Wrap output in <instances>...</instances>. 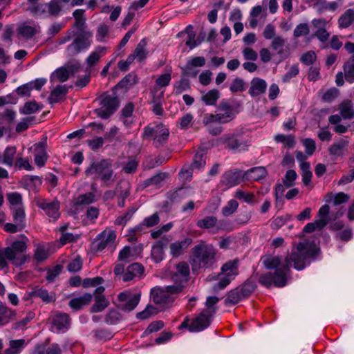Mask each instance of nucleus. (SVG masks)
<instances>
[{"label": "nucleus", "mask_w": 354, "mask_h": 354, "mask_svg": "<svg viewBox=\"0 0 354 354\" xmlns=\"http://www.w3.org/2000/svg\"><path fill=\"white\" fill-rule=\"evenodd\" d=\"M221 93L218 90L214 88L203 93L201 100L208 106L215 105L217 100L220 98Z\"/></svg>", "instance_id": "35"}, {"label": "nucleus", "mask_w": 354, "mask_h": 354, "mask_svg": "<svg viewBox=\"0 0 354 354\" xmlns=\"http://www.w3.org/2000/svg\"><path fill=\"white\" fill-rule=\"evenodd\" d=\"M217 224V218L213 216H206L203 219L198 220L196 225L198 227L203 229H216V225Z\"/></svg>", "instance_id": "44"}, {"label": "nucleus", "mask_w": 354, "mask_h": 354, "mask_svg": "<svg viewBox=\"0 0 354 354\" xmlns=\"http://www.w3.org/2000/svg\"><path fill=\"white\" fill-rule=\"evenodd\" d=\"M86 176L95 175V178L100 179L104 183H113L117 176L113 169V161L111 159H102L95 161L86 169Z\"/></svg>", "instance_id": "3"}, {"label": "nucleus", "mask_w": 354, "mask_h": 354, "mask_svg": "<svg viewBox=\"0 0 354 354\" xmlns=\"http://www.w3.org/2000/svg\"><path fill=\"white\" fill-rule=\"evenodd\" d=\"M29 239L25 235H21L19 239L14 241L10 246L6 247V254L7 259L13 265L21 266L28 259V256L24 254L28 248Z\"/></svg>", "instance_id": "5"}, {"label": "nucleus", "mask_w": 354, "mask_h": 354, "mask_svg": "<svg viewBox=\"0 0 354 354\" xmlns=\"http://www.w3.org/2000/svg\"><path fill=\"white\" fill-rule=\"evenodd\" d=\"M189 274V267L187 263L183 261L176 265V272L173 276L174 281H178L177 285H183V283L187 282Z\"/></svg>", "instance_id": "21"}, {"label": "nucleus", "mask_w": 354, "mask_h": 354, "mask_svg": "<svg viewBox=\"0 0 354 354\" xmlns=\"http://www.w3.org/2000/svg\"><path fill=\"white\" fill-rule=\"evenodd\" d=\"M297 174L292 169L288 170L283 180V185L288 188L294 185V182L297 178Z\"/></svg>", "instance_id": "63"}, {"label": "nucleus", "mask_w": 354, "mask_h": 354, "mask_svg": "<svg viewBox=\"0 0 354 354\" xmlns=\"http://www.w3.org/2000/svg\"><path fill=\"white\" fill-rule=\"evenodd\" d=\"M84 10L77 9L73 13V16L75 19L73 26L80 30V32L87 31L85 30L86 27V18L84 17Z\"/></svg>", "instance_id": "32"}, {"label": "nucleus", "mask_w": 354, "mask_h": 354, "mask_svg": "<svg viewBox=\"0 0 354 354\" xmlns=\"http://www.w3.org/2000/svg\"><path fill=\"white\" fill-rule=\"evenodd\" d=\"M100 106L95 110L97 116L106 119L111 115L119 106V100L115 95L105 93L100 97Z\"/></svg>", "instance_id": "9"}, {"label": "nucleus", "mask_w": 354, "mask_h": 354, "mask_svg": "<svg viewBox=\"0 0 354 354\" xmlns=\"http://www.w3.org/2000/svg\"><path fill=\"white\" fill-rule=\"evenodd\" d=\"M221 230L227 232L232 231L233 227L231 222L227 220H217V224L216 225V229L214 230V232L216 233Z\"/></svg>", "instance_id": "61"}, {"label": "nucleus", "mask_w": 354, "mask_h": 354, "mask_svg": "<svg viewBox=\"0 0 354 354\" xmlns=\"http://www.w3.org/2000/svg\"><path fill=\"white\" fill-rule=\"evenodd\" d=\"M349 199V196L344 192L337 194L328 193L325 196V201L333 206H338L342 203H346Z\"/></svg>", "instance_id": "29"}, {"label": "nucleus", "mask_w": 354, "mask_h": 354, "mask_svg": "<svg viewBox=\"0 0 354 354\" xmlns=\"http://www.w3.org/2000/svg\"><path fill=\"white\" fill-rule=\"evenodd\" d=\"M234 196L239 200H243L247 203H253L254 202V195L250 192H245L241 189H237Z\"/></svg>", "instance_id": "56"}, {"label": "nucleus", "mask_w": 354, "mask_h": 354, "mask_svg": "<svg viewBox=\"0 0 354 354\" xmlns=\"http://www.w3.org/2000/svg\"><path fill=\"white\" fill-rule=\"evenodd\" d=\"M330 213V207L328 205H322L318 211L319 218L314 222L308 223L304 227L303 231L304 232L310 233L315 230H322L328 223L329 219L328 214Z\"/></svg>", "instance_id": "12"}, {"label": "nucleus", "mask_w": 354, "mask_h": 354, "mask_svg": "<svg viewBox=\"0 0 354 354\" xmlns=\"http://www.w3.org/2000/svg\"><path fill=\"white\" fill-rule=\"evenodd\" d=\"M92 31L80 32L73 41L67 46L66 50L67 55L73 57L88 49L92 44Z\"/></svg>", "instance_id": "7"}, {"label": "nucleus", "mask_w": 354, "mask_h": 354, "mask_svg": "<svg viewBox=\"0 0 354 354\" xmlns=\"http://www.w3.org/2000/svg\"><path fill=\"white\" fill-rule=\"evenodd\" d=\"M205 155L206 152L204 149H200L196 153L193 162L192 164V170L194 169H200L202 167H204L206 162H205Z\"/></svg>", "instance_id": "39"}, {"label": "nucleus", "mask_w": 354, "mask_h": 354, "mask_svg": "<svg viewBox=\"0 0 354 354\" xmlns=\"http://www.w3.org/2000/svg\"><path fill=\"white\" fill-rule=\"evenodd\" d=\"M46 141L40 142L34 145L35 151V164L41 167L44 166L48 159V155L46 151Z\"/></svg>", "instance_id": "19"}, {"label": "nucleus", "mask_w": 354, "mask_h": 354, "mask_svg": "<svg viewBox=\"0 0 354 354\" xmlns=\"http://www.w3.org/2000/svg\"><path fill=\"white\" fill-rule=\"evenodd\" d=\"M140 292L133 293L129 290L120 292L118 296L119 307L126 311L133 310L140 300Z\"/></svg>", "instance_id": "13"}, {"label": "nucleus", "mask_w": 354, "mask_h": 354, "mask_svg": "<svg viewBox=\"0 0 354 354\" xmlns=\"http://www.w3.org/2000/svg\"><path fill=\"white\" fill-rule=\"evenodd\" d=\"M241 182V174L239 171H228L221 177L220 185L225 188L234 187Z\"/></svg>", "instance_id": "17"}, {"label": "nucleus", "mask_w": 354, "mask_h": 354, "mask_svg": "<svg viewBox=\"0 0 354 354\" xmlns=\"http://www.w3.org/2000/svg\"><path fill=\"white\" fill-rule=\"evenodd\" d=\"M218 301L219 299L217 297H208L205 302L207 308L203 311L212 316L216 312V308L215 307V305L218 302Z\"/></svg>", "instance_id": "54"}, {"label": "nucleus", "mask_w": 354, "mask_h": 354, "mask_svg": "<svg viewBox=\"0 0 354 354\" xmlns=\"http://www.w3.org/2000/svg\"><path fill=\"white\" fill-rule=\"evenodd\" d=\"M239 203L236 200H230L222 208V214L224 216H229L233 214L238 209Z\"/></svg>", "instance_id": "51"}, {"label": "nucleus", "mask_w": 354, "mask_h": 354, "mask_svg": "<svg viewBox=\"0 0 354 354\" xmlns=\"http://www.w3.org/2000/svg\"><path fill=\"white\" fill-rule=\"evenodd\" d=\"M95 201V195L91 192L82 194L76 199V205H89Z\"/></svg>", "instance_id": "58"}, {"label": "nucleus", "mask_w": 354, "mask_h": 354, "mask_svg": "<svg viewBox=\"0 0 354 354\" xmlns=\"http://www.w3.org/2000/svg\"><path fill=\"white\" fill-rule=\"evenodd\" d=\"M238 266L239 261L233 260L227 262L222 266L220 279L217 284L218 289L225 288L238 274Z\"/></svg>", "instance_id": "10"}, {"label": "nucleus", "mask_w": 354, "mask_h": 354, "mask_svg": "<svg viewBox=\"0 0 354 354\" xmlns=\"http://www.w3.org/2000/svg\"><path fill=\"white\" fill-rule=\"evenodd\" d=\"M34 295L35 297L40 298L45 303L53 302L56 299L55 293H50L48 290L42 288L35 290Z\"/></svg>", "instance_id": "46"}, {"label": "nucleus", "mask_w": 354, "mask_h": 354, "mask_svg": "<svg viewBox=\"0 0 354 354\" xmlns=\"http://www.w3.org/2000/svg\"><path fill=\"white\" fill-rule=\"evenodd\" d=\"M42 107V105H39L35 101L28 102L24 104L21 113L26 115L32 114L41 109Z\"/></svg>", "instance_id": "52"}, {"label": "nucleus", "mask_w": 354, "mask_h": 354, "mask_svg": "<svg viewBox=\"0 0 354 354\" xmlns=\"http://www.w3.org/2000/svg\"><path fill=\"white\" fill-rule=\"evenodd\" d=\"M319 250L314 242L305 240L293 248L284 259L272 254L263 256L261 258L263 266L269 270L275 269V271L274 273L269 272L260 275L259 282L267 288L272 285L276 287L285 286L290 276L291 266L297 270H303L307 260L315 258Z\"/></svg>", "instance_id": "1"}, {"label": "nucleus", "mask_w": 354, "mask_h": 354, "mask_svg": "<svg viewBox=\"0 0 354 354\" xmlns=\"http://www.w3.org/2000/svg\"><path fill=\"white\" fill-rule=\"evenodd\" d=\"M251 86L249 89V93L252 96H258L266 92L267 84L263 79L255 77L251 81Z\"/></svg>", "instance_id": "27"}, {"label": "nucleus", "mask_w": 354, "mask_h": 354, "mask_svg": "<svg viewBox=\"0 0 354 354\" xmlns=\"http://www.w3.org/2000/svg\"><path fill=\"white\" fill-rule=\"evenodd\" d=\"M38 31L36 26H31L28 24H23L18 28V34L26 39L32 38Z\"/></svg>", "instance_id": "37"}, {"label": "nucleus", "mask_w": 354, "mask_h": 354, "mask_svg": "<svg viewBox=\"0 0 354 354\" xmlns=\"http://www.w3.org/2000/svg\"><path fill=\"white\" fill-rule=\"evenodd\" d=\"M339 109L344 119H352L354 118V108L351 100H344L339 105Z\"/></svg>", "instance_id": "31"}, {"label": "nucleus", "mask_w": 354, "mask_h": 354, "mask_svg": "<svg viewBox=\"0 0 354 354\" xmlns=\"http://www.w3.org/2000/svg\"><path fill=\"white\" fill-rule=\"evenodd\" d=\"M286 40L281 35H277L271 41L270 47L273 50L277 51L279 56H283L284 54L283 47L285 46Z\"/></svg>", "instance_id": "43"}, {"label": "nucleus", "mask_w": 354, "mask_h": 354, "mask_svg": "<svg viewBox=\"0 0 354 354\" xmlns=\"http://www.w3.org/2000/svg\"><path fill=\"white\" fill-rule=\"evenodd\" d=\"M345 80L349 82H354V63L351 61H346L343 66Z\"/></svg>", "instance_id": "49"}, {"label": "nucleus", "mask_w": 354, "mask_h": 354, "mask_svg": "<svg viewBox=\"0 0 354 354\" xmlns=\"http://www.w3.org/2000/svg\"><path fill=\"white\" fill-rule=\"evenodd\" d=\"M193 258L190 262L193 272L201 268H211L216 261V249L211 244L201 241L192 250Z\"/></svg>", "instance_id": "2"}, {"label": "nucleus", "mask_w": 354, "mask_h": 354, "mask_svg": "<svg viewBox=\"0 0 354 354\" xmlns=\"http://www.w3.org/2000/svg\"><path fill=\"white\" fill-rule=\"evenodd\" d=\"M158 312V310L156 307L148 305L144 310L137 314V317L140 319H148L151 315L157 314Z\"/></svg>", "instance_id": "60"}, {"label": "nucleus", "mask_w": 354, "mask_h": 354, "mask_svg": "<svg viewBox=\"0 0 354 354\" xmlns=\"http://www.w3.org/2000/svg\"><path fill=\"white\" fill-rule=\"evenodd\" d=\"M37 207L43 209L50 217L56 220L59 216V203L57 201H48L41 198H37L35 200Z\"/></svg>", "instance_id": "14"}, {"label": "nucleus", "mask_w": 354, "mask_h": 354, "mask_svg": "<svg viewBox=\"0 0 354 354\" xmlns=\"http://www.w3.org/2000/svg\"><path fill=\"white\" fill-rule=\"evenodd\" d=\"M266 170L263 167H253L246 172V176L248 178L254 180V181H259L266 176Z\"/></svg>", "instance_id": "41"}, {"label": "nucleus", "mask_w": 354, "mask_h": 354, "mask_svg": "<svg viewBox=\"0 0 354 354\" xmlns=\"http://www.w3.org/2000/svg\"><path fill=\"white\" fill-rule=\"evenodd\" d=\"M144 272L143 266L139 263H134L129 265L122 274V281L127 282L133 280L136 277L142 276Z\"/></svg>", "instance_id": "22"}, {"label": "nucleus", "mask_w": 354, "mask_h": 354, "mask_svg": "<svg viewBox=\"0 0 354 354\" xmlns=\"http://www.w3.org/2000/svg\"><path fill=\"white\" fill-rule=\"evenodd\" d=\"M191 238H185L182 241H178L170 244V254L174 257L183 254L187 248L192 244Z\"/></svg>", "instance_id": "23"}, {"label": "nucleus", "mask_w": 354, "mask_h": 354, "mask_svg": "<svg viewBox=\"0 0 354 354\" xmlns=\"http://www.w3.org/2000/svg\"><path fill=\"white\" fill-rule=\"evenodd\" d=\"M230 90L232 93L243 92L245 90V84L241 78L236 77L232 81Z\"/></svg>", "instance_id": "59"}, {"label": "nucleus", "mask_w": 354, "mask_h": 354, "mask_svg": "<svg viewBox=\"0 0 354 354\" xmlns=\"http://www.w3.org/2000/svg\"><path fill=\"white\" fill-rule=\"evenodd\" d=\"M47 3H35V5L29 6L28 10L34 15H40L48 11Z\"/></svg>", "instance_id": "62"}, {"label": "nucleus", "mask_w": 354, "mask_h": 354, "mask_svg": "<svg viewBox=\"0 0 354 354\" xmlns=\"http://www.w3.org/2000/svg\"><path fill=\"white\" fill-rule=\"evenodd\" d=\"M12 216L13 221L15 223L19 225V229H23L25 227L26 214L24 207H12Z\"/></svg>", "instance_id": "40"}, {"label": "nucleus", "mask_w": 354, "mask_h": 354, "mask_svg": "<svg viewBox=\"0 0 354 354\" xmlns=\"http://www.w3.org/2000/svg\"><path fill=\"white\" fill-rule=\"evenodd\" d=\"M228 115L223 116V115L207 113L204 115L203 119V123L205 125H209L212 123H225V118L228 117Z\"/></svg>", "instance_id": "47"}, {"label": "nucleus", "mask_w": 354, "mask_h": 354, "mask_svg": "<svg viewBox=\"0 0 354 354\" xmlns=\"http://www.w3.org/2000/svg\"><path fill=\"white\" fill-rule=\"evenodd\" d=\"M109 304V301L106 299L105 296H98L95 298V302L91 307V311L92 313H99L104 310Z\"/></svg>", "instance_id": "45"}, {"label": "nucleus", "mask_w": 354, "mask_h": 354, "mask_svg": "<svg viewBox=\"0 0 354 354\" xmlns=\"http://www.w3.org/2000/svg\"><path fill=\"white\" fill-rule=\"evenodd\" d=\"M160 222V217L158 212L146 217L143 221L133 228V232L142 234L147 227H151L156 225Z\"/></svg>", "instance_id": "26"}, {"label": "nucleus", "mask_w": 354, "mask_h": 354, "mask_svg": "<svg viewBox=\"0 0 354 354\" xmlns=\"http://www.w3.org/2000/svg\"><path fill=\"white\" fill-rule=\"evenodd\" d=\"M26 342L24 339L11 340L9 343V348L6 349V354H19L26 346Z\"/></svg>", "instance_id": "36"}, {"label": "nucleus", "mask_w": 354, "mask_h": 354, "mask_svg": "<svg viewBox=\"0 0 354 354\" xmlns=\"http://www.w3.org/2000/svg\"><path fill=\"white\" fill-rule=\"evenodd\" d=\"M220 111H224L223 113H218L219 115H223L225 116V115H228V117H226L225 120V122H228L230 121L233 118V111L232 106L226 101H222L218 107Z\"/></svg>", "instance_id": "53"}, {"label": "nucleus", "mask_w": 354, "mask_h": 354, "mask_svg": "<svg viewBox=\"0 0 354 354\" xmlns=\"http://www.w3.org/2000/svg\"><path fill=\"white\" fill-rule=\"evenodd\" d=\"M169 129L162 124L149 125L144 129L143 138H152L153 145L160 147L167 140Z\"/></svg>", "instance_id": "8"}, {"label": "nucleus", "mask_w": 354, "mask_h": 354, "mask_svg": "<svg viewBox=\"0 0 354 354\" xmlns=\"http://www.w3.org/2000/svg\"><path fill=\"white\" fill-rule=\"evenodd\" d=\"M242 299L243 297L241 295V292H240L239 288H237L234 290H231L228 293L226 299V303L234 305L238 304Z\"/></svg>", "instance_id": "55"}, {"label": "nucleus", "mask_w": 354, "mask_h": 354, "mask_svg": "<svg viewBox=\"0 0 354 354\" xmlns=\"http://www.w3.org/2000/svg\"><path fill=\"white\" fill-rule=\"evenodd\" d=\"M146 45L147 43L144 39L140 41L133 53L130 55V56H133V60L137 59L138 62H142L146 59L148 54V51L146 49Z\"/></svg>", "instance_id": "38"}, {"label": "nucleus", "mask_w": 354, "mask_h": 354, "mask_svg": "<svg viewBox=\"0 0 354 354\" xmlns=\"http://www.w3.org/2000/svg\"><path fill=\"white\" fill-rule=\"evenodd\" d=\"M183 286L171 285L165 288L156 287L151 290L153 301L160 307L170 305L183 291Z\"/></svg>", "instance_id": "4"}, {"label": "nucleus", "mask_w": 354, "mask_h": 354, "mask_svg": "<svg viewBox=\"0 0 354 354\" xmlns=\"http://www.w3.org/2000/svg\"><path fill=\"white\" fill-rule=\"evenodd\" d=\"M68 88L66 86L58 85L50 93L48 97V102L50 104L58 102L67 93Z\"/></svg>", "instance_id": "34"}, {"label": "nucleus", "mask_w": 354, "mask_h": 354, "mask_svg": "<svg viewBox=\"0 0 354 354\" xmlns=\"http://www.w3.org/2000/svg\"><path fill=\"white\" fill-rule=\"evenodd\" d=\"M7 199L12 207H21L23 206L22 196L18 192L7 194Z\"/></svg>", "instance_id": "50"}, {"label": "nucleus", "mask_w": 354, "mask_h": 354, "mask_svg": "<svg viewBox=\"0 0 354 354\" xmlns=\"http://www.w3.org/2000/svg\"><path fill=\"white\" fill-rule=\"evenodd\" d=\"M313 26L317 29L315 36L321 41H326L330 37V33L326 30L328 24L324 19H315L312 21Z\"/></svg>", "instance_id": "18"}, {"label": "nucleus", "mask_w": 354, "mask_h": 354, "mask_svg": "<svg viewBox=\"0 0 354 354\" xmlns=\"http://www.w3.org/2000/svg\"><path fill=\"white\" fill-rule=\"evenodd\" d=\"M93 299V295L86 293L80 297L73 298L69 301V306L75 310L81 309L83 306L89 304Z\"/></svg>", "instance_id": "28"}, {"label": "nucleus", "mask_w": 354, "mask_h": 354, "mask_svg": "<svg viewBox=\"0 0 354 354\" xmlns=\"http://www.w3.org/2000/svg\"><path fill=\"white\" fill-rule=\"evenodd\" d=\"M349 144V140L346 138H340L334 142L329 147V153L332 156H342L344 155L345 151L347 150Z\"/></svg>", "instance_id": "25"}, {"label": "nucleus", "mask_w": 354, "mask_h": 354, "mask_svg": "<svg viewBox=\"0 0 354 354\" xmlns=\"http://www.w3.org/2000/svg\"><path fill=\"white\" fill-rule=\"evenodd\" d=\"M168 242V239L162 238L153 244L151 248V257L154 262L159 263L164 259V248Z\"/></svg>", "instance_id": "20"}, {"label": "nucleus", "mask_w": 354, "mask_h": 354, "mask_svg": "<svg viewBox=\"0 0 354 354\" xmlns=\"http://www.w3.org/2000/svg\"><path fill=\"white\" fill-rule=\"evenodd\" d=\"M116 239L115 232L112 230H105L100 233L91 244L93 252H102L106 247H112Z\"/></svg>", "instance_id": "11"}, {"label": "nucleus", "mask_w": 354, "mask_h": 354, "mask_svg": "<svg viewBox=\"0 0 354 354\" xmlns=\"http://www.w3.org/2000/svg\"><path fill=\"white\" fill-rule=\"evenodd\" d=\"M16 151L17 149L15 147H8L3 153V163L11 167L13 165Z\"/></svg>", "instance_id": "48"}, {"label": "nucleus", "mask_w": 354, "mask_h": 354, "mask_svg": "<svg viewBox=\"0 0 354 354\" xmlns=\"http://www.w3.org/2000/svg\"><path fill=\"white\" fill-rule=\"evenodd\" d=\"M80 68L79 64H76L73 66H70L68 68L60 67L55 70L50 77L51 82H64L70 77L71 75L77 72Z\"/></svg>", "instance_id": "15"}, {"label": "nucleus", "mask_w": 354, "mask_h": 354, "mask_svg": "<svg viewBox=\"0 0 354 354\" xmlns=\"http://www.w3.org/2000/svg\"><path fill=\"white\" fill-rule=\"evenodd\" d=\"M354 23V10H346L339 18L338 26L340 28H347Z\"/></svg>", "instance_id": "33"}, {"label": "nucleus", "mask_w": 354, "mask_h": 354, "mask_svg": "<svg viewBox=\"0 0 354 354\" xmlns=\"http://www.w3.org/2000/svg\"><path fill=\"white\" fill-rule=\"evenodd\" d=\"M275 140L278 142H282L288 148H292L295 144V138L292 135L279 134L275 136Z\"/></svg>", "instance_id": "57"}, {"label": "nucleus", "mask_w": 354, "mask_h": 354, "mask_svg": "<svg viewBox=\"0 0 354 354\" xmlns=\"http://www.w3.org/2000/svg\"><path fill=\"white\" fill-rule=\"evenodd\" d=\"M106 54V48L102 46H97L95 48L89 56L87 57L86 62L89 68L97 64L101 57Z\"/></svg>", "instance_id": "30"}, {"label": "nucleus", "mask_w": 354, "mask_h": 354, "mask_svg": "<svg viewBox=\"0 0 354 354\" xmlns=\"http://www.w3.org/2000/svg\"><path fill=\"white\" fill-rule=\"evenodd\" d=\"M70 324V318L66 313H57L53 318V330L57 332L67 329Z\"/></svg>", "instance_id": "24"}, {"label": "nucleus", "mask_w": 354, "mask_h": 354, "mask_svg": "<svg viewBox=\"0 0 354 354\" xmlns=\"http://www.w3.org/2000/svg\"><path fill=\"white\" fill-rule=\"evenodd\" d=\"M225 147L232 151H245L250 145V140L241 133H228L219 138Z\"/></svg>", "instance_id": "6"}, {"label": "nucleus", "mask_w": 354, "mask_h": 354, "mask_svg": "<svg viewBox=\"0 0 354 354\" xmlns=\"http://www.w3.org/2000/svg\"><path fill=\"white\" fill-rule=\"evenodd\" d=\"M316 59L317 55L315 51L310 50L304 53L301 55L300 61L306 65H310L313 64L316 61Z\"/></svg>", "instance_id": "64"}, {"label": "nucleus", "mask_w": 354, "mask_h": 354, "mask_svg": "<svg viewBox=\"0 0 354 354\" xmlns=\"http://www.w3.org/2000/svg\"><path fill=\"white\" fill-rule=\"evenodd\" d=\"M212 316L203 311L195 318L189 326L191 332H199L207 328L210 324V318Z\"/></svg>", "instance_id": "16"}, {"label": "nucleus", "mask_w": 354, "mask_h": 354, "mask_svg": "<svg viewBox=\"0 0 354 354\" xmlns=\"http://www.w3.org/2000/svg\"><path fill=\"white\" fill-rule=\"evenodd\" d=\"M48 248L44 244H38L36 245L34 251V259L37 262H43L49 257Z\"/></svg>", "instance_id": "42"}]
</instances>
